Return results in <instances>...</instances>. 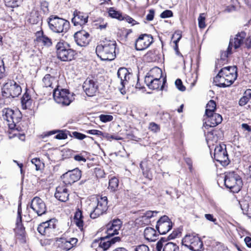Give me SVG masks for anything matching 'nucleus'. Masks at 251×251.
I'll list each match as a JSON object with an SVG mask.
<instances>
[{
  "label": "nucleus",
  "instance_id": "1",
  "mask_svg": "<svg viewBox=\"0 0 251 251\" xmlns=\"http://www.w3.org/2000/svg\"><path fill=\"white\" fill-rule=\"evenodd\" d=\"M116 46L115 41L105 39L100 44L97 46L96 52L102 60H112L116 56Z\"/></svg>",
  "mask_w": 251,
  "mask_h": 251
},
{
  "label": "nucleus",
  "instance_id": "2",
  "mask_svg": "<svg viewBox=\"0 0 251 251\" xmlns=\"http://www.w3.org/2000/svg\"><path fill=\"white\" fill-rule=\"evenodd\" d=\"M122 225V222L120 219H114L111 222L108 223L107 226L106 234L105 237L101 238L99 240H95L94 244L99 243V246L103 249L106 250L111 245L109 238L115 235L118 234L119 230L120 229Z\"/></svg>",
  "mask_w": 251,
  "mask_h": 251
},
{
  "label": "nucleus",
  "instance_id": "3",
  "mask_svg": "<svg viewBox=\"0 0 251 251\" xmlns=\"http://www.w3.org/2000/svg\"><path fill=\"white\" fill-rule=\"evenodd\" d=\"M106 197H101L93 201L89 205L90 209V217L96 219L105 213L108 209Z\"/></svg>",
  "mask_w": 251,
  "mask_h": 251
},
{
  "label": "nucleus",
  "instance_id": "4",
  "mask_svg": "<svg viewBox=\"0 0 251 251\" xmlns=\"http://www.w3.org/2000/svg\"><path fill=\"white\" fill-rule=\"evenodd\" d=\"M55 48L57 58L62 61H72L76 54L75 51L71 48L69 44L63 41L58 42Z\"/></svg>",
  "mask_w": 251,
  "mask_h": 251
},
{
  "label": "nucleus",
  "instance_id": "5",
  "mask_svg": "<svg viewBox=\"0 0 251 251\" xmlns=\"http://www.w3.org/2000/svg\"><path fill=\"white\" fill-rule=\"evenodd\" d=\"M48 22L50 28L56 33L66 32L70 27V23L68 21L56 15L50 16Z\"/></svg>",
  "mask_w": 251,
  "mask_h": 251
},
{
  "label": "nucleus",
  "instance_id": "6",
  "mask_svg": "<svg viewBox=\"0 0 251 251\" xmlns=\"http://www.w3.org/2000/svg\"><path fill=\"white\" fill-rule=\"evenodd\" d=\"M246 36V33L242 31L236 34L234 39L230 40L226 50L222 51L221 52L220 60L222 61V63L226 61L228 55L232 53V49L233 47L234 48V50H236L241 46Z\"/></svg>",
  "mask_w": 251,
  "mask_h": 251
},
{
  "label": "nucleus",
  "instance_id": "7",
  "mask_svg": "<svg viewBox=\"0 0 251 251\" xmlns=\"http://www.w3.org/2000/svg\"><path fill=\"white\" fill-rule=\"evenodd\" d=\"M225 185L233 193H238L242 187L241 177L234 172L227 173L225 176Z\"/></svg>",
  "mask_w": 251,
  "mask_h": 251
},
{
  "label": "nucleus",
  "instance_id": "8",
  "mask_svg": "<svg viewBox=\"0 0 251 251\" xmlns=\"http://www.w3.org/2000/svg\"><path fill=\"white\" fill-rule=\"evenodd\" d=\"M22 92L21 86L12 80H8L2 88V96L4 98L18 97Z\"/></svg>",
  "mask_w": 251,
  "mask_h": 251
},
{
  "label": "nucleus",
  "instance_id": "9",
  "mask_svg": "<svg viewBox=\"0 0 251 251\" xmlns=\"http://www.w3.org/2000/svg\"><path fill=\"white\" fill-rule=\"evenodd\" d=\"M40 234L47 237H52L57 235L56 220L50 219L40 224L37 228Z\"/></svg>",
  "mask_w": 251,
  "mask_h": 251
},
{
  "label": "nucleus",
  "instance_id": "10",
  "mask_svg": "<svg viewBox=\"0 0 251 251\" xmlns=\"http://www.w3.org/2000/svg\"><path fill=\"white\" fill-rule=\"evenodd\" d=\"M19 114V111L15 112L10 108H4L1 111V119L4 120V123L8 127L13 129L15 128L16 123L20 121V118L16 116Z\"/></svg>",
  "mask_w": 251,
  "mask_h": 251
},
{
  "label": "nucleus",
  "instance_id": "11",
  "mask_svg": "<svg viewBox=\"0 0 251 251\" xmlns=\"http://www.w3.org/2000/svg\"><path fill=\"white\" fill-rule=\"evenodd\" d=\"M182 245L192 251H200L203 247L201 239L193 235H186L182 240Z\"/></svg>",
  "mask_w": 251,
  "mask_h": 251
},
{
  "label": "nucleus",
  "instance_id": "12",
  "mask_svg": "<svg viewBox=\"0 0 251 251\" xmlns=\"http://www.w3.org/2000/svg\"><path fill=\"white\" fill-rule=\"evenodd\" d=\"M54 100L62 105H69L72 102V95L67 89H59L58 87L53 90Z\"/></svg>",
  "mask_w": 251,
  "mask_h": 251
},
{
  "label": "nucleus",
  "instance_id": "13",
  "mask_svg": "<svg viewBox=\"0 0 251 251\" xmlns=\"http://www.w3.org/2000/svg\"><path fill=\"white\" fill-rule=\"evenodd\" d=\"M214 159L223 165L227 164L228 161V155L226 145H219L214 149Z\"/></svg>",
  "mask_w": 251,
  "mask_h": 251
},
{
  "label": "nucleus",
  "instance_id": "14",
  "mask_svg": "<svg viewBox=\"0 0 251 251\" xmlns=\"http://www.w3.org/2000/svg\"><path fill=\"white\" fill-rule=\"evenodd\" d=\"M81 176V172L76 168L72 171H68L61 176L63 183L67 185H71L78 181Z\"/></svg>",
  "mask_w": 251,
  "mask_h": 251
},
{
  "label": "nucleus",
  "instance_id": "15",
  "mask_svg": "<svg viewBox=\"0 0 251 251\" xmlns=\"http://www.w3.org/2000/svg\"><path fill=\"white\" fill-rule=\"evenodd\" d=\"M30 207L38 216H41L47 212V206L44 201L39 197H35L31 201Z\"/></svg>",
  "mask_w": 251,
  "mask_h": 251
},
{
  "label": "nucleus",
  "instance_id": "16",
  "mask_svg": "<svg viewBox=\"0 0 251 251\" xmlns=\"http://www.w3.org/2000/svg\"><path fill=\"white\" fill-rule=\"evenodd\" d=\"M153 42V38L151 34L141 35L136 40L135 49L138 50H143L148 48Z\"/></svg>",
  "mask_w": 251,
  "mask_h": 251
},
{
  "label": "nucleus",
  "instance_id": "17",
  "mask_svg": "<svg viewBox=\"0 0 251 251\" xmlns=\"http://www.w3.org/2000/svg\"><path fill=\"white\" fill-rule=\"evenodd\" d=\"M156 229L160 234H165L172 227V223L167 216H162L157 221Z\"/></svg>",
  "mask_w": 251,
  "mask_h": 251
},
{
  "label": "nucleus",
  "instance_id": "18",
  "mask_svg": "<svg viewBox=\"0 0 251 251\" xmlns=\"http://www.w3.org/2000/svg\"><path fill=\"white\" fill-rule=\"evenodd\" d=\"M204 117L203 126L206 128H208V127L217 126L222 122L223 120L222 116L216 113L212 114H206Z\"/></svg>",
  "mask_w": 251,
  "mask_h": 251
},
{
  "label": "nucleus",
  "instance_id": "19",
  "mask_svg": "<svg viewBox=\"0 0 251 251\" xmlns=\"http://www.w3.org/2000/svg\"><path fill=\"white\" fill-rule=\"evenodd\" d=\"M74 37L76 44L80 47H86L90 41V34L83 30L75 32Z\"/></svg>",
  "mask_w": 251,
  "mask_h": 251
},
{
  "label": "nucleus",
  "instance_id": "20",
  "mask_svg": "<svg viewBox=\"0 0 251 251\" xmlns=\"http://www.w3.org/2000/svg\"><path fill=\"white\" fill-rule=\"evenodd\" d=\"M237 70L236 66H228L222 68L219 72L226 77V80L233 83L237 77Z\"/></svg>",
  "mask_w": 251,
  "mask_h": 251
},
{
  "label": "nucleus",
  "instance_id": "21",
  "mask_svg": "<svg viewBox=\"0 0 251 251\" xmlns=\"http://www.w3.org/2000/svg\"><path fill=\"white\" fill-rule=\"evenodd\" d=\"M89 15L87 13L75 10L74 12V17L72 20L75 25H83L88 22Z\"/></svg>",
  "mask_w": 251,
  "mask_h": 251
},
{
  "label": "nucleus",
  "instance_id": "22",
  "mask_svg": "<svg viewBox=\"0 0 251 251\" xmlns=\"http://www.w3.org/2000/svg\"><path fill=\"white\" fill-rule=\"evenodd\" d=\"M82 87L86 94L89 97L95 95L98 88L95 82L90 79H87L84 82Z\"/></svg>",
  "mask_w": 251,
  "mask_h": 251
},
{
  "label": "nucleus",
  "instance_id": "23",
  "mask_svg": "<svg viewBox=\"0 0 251 251\" xmlns=\"http://www.w3.org/2000/svg\"><path fill=\"white\" fill-rule=\"evenodd\" d=\"M165 241L161 239L157 242L156 245V249L157 251H161L163 249V251H179L178 246L173 242H168L165 244H163Z\"/></svg>",
  "mask_w": 251,
  "mask_h": 251
},
{
  "label": "nucleus",
  "instance_id": "24",
  "mask_svg": "<svg viewBox=\"0 0 251 251\" xmlns=\"http://www.w3.org/2000/svg\"><path fill=\"white\" fill-rule=\"evenodd\" d=\"M42 85L44 87L50 88L53 90L58 87L56 77L50 74H46L42 79Z\"/></svg>",
  "mask_w": 251,
  "mask_h": 251
},
{
  "label": "nucleus",
  "instance_id": "25",
  "mask_svg": "<svg viewBox=\"0 0 251 251\" xmlns=\"http://www.w3.org/2000/svg\"><path fill=\"white\" fill-rule=\"evenodd\" d=\"M69 196V194L66 185H60L56 187L54 196L59 201L65 202L68 200Z\"/></svg>",
  "mask_w": 251,
  "mask_h": 251
},
{
  "label": "nucleus",
  "instance_id": "26",
  "mask_svg": "<svg viewBox=\"0 0 251 251\" xmlns=\"http://www.w3.org/2000/svg\"><path fill=\"white\" fill-rule=\"evenodd\" d=\"M166 82L165 78L163 79V82L160 79H149V78H145V82L148 87L152 90H157L160 88L162 90L164 88V85Z\"/></svg>",
  "mask_w": 251,
  "mask_h": 251
},
{
  "label": "nucleus",
  "instance_id": "27",
  "mask_svg": "<svg viewBox=\"0 0 251 251\" xmlns=\"http://www.w3.org/2000/svg\"><path fill=\"white\" fill-rule=\"evenodd\" d=\"M22 208L21 205H19L18 208V216L16 221V227L15 228V232L17 235L24 237L25 230L22 223Z\"/></svg>",
  "mask_w": 251,
  "mask_h": 251
},
{
  "label": "nucleus",
  "instance_id": "28",
  "mask_svg": "<svg viewBox=\"0 0 251 251\" xmlns=\"http://www.w3.org/2000/svg\"><path fill=\"white\" fill-rule=\"evenodd\" d=\"M213 83L215 85L220 87H226L230 86L232 83L227 80L223 75L220 74L219 72L218 74L214 78Z\"/></svg>",
  "mask_w": 251,
  "mask_h": 251
},
{
  "label": "nucleus",
  "instance_id": "29",
  "mask_svg": "<svg viewBox=\"0 0 251 251\" xmlns=\"http://www.w3.org/2000/svg\"><path fill=\"white\" fill-rule=\"evenodd\" d=\"M117 75L120 79L121 84L124 87L129 79L131 74L126 68H120L118 71Z\"/></svg>",
  "mask_w": 251,
  "mask_h": 251
},
{
  "label": "nucleus",
  "instance_id": "30",
  "mask_svg": "<svg viewBox=\"0 0 251 251\" xmlns=\"http://www.w3.org/2000/svg\"><path fill=\"white\" fill-rule=\"evenodd\" d=\"M68 233V232H65L61 237L56 238V241L61 243V248L66 251H68L73 248L71 243L69 242L67 237Z\"/></svg>",
  "mask_w": 251,
  "mask_h": 251
},
{
  "label": "nucleus",
  "instance_id": "31",
  "mask_svg": "<svg viewBox=\"0 0 251 251\" xmlns=\"http://www.w3.org/2000/svg\"><path fill=\"white\" fill-rule=\"evenodd\" d=\"M162 70L158 67H154L151 69L147 74L145 78H149V79H160L162 77Z\"/></svg>",
  "mask_w": 251,
  "mask_h": 251
},
{
  "label": "nucleus",
  "instance_id": "32",
  "mask_svg": "<svg viewBox=\"0 0 251 251\" xmlns=\"http://www.w3.org/2000/svg\"><path fill=\"white\" fill-rule=\"evenodd\" d=\"M144 236L149 241H154L157 239L156 231L152 227H146L144 230Z\"/></svg>",
  "mask_w": 251,
  "mask_h": 251
},
{
  "label": "nucleus",
  "instance_id": "33",
  "mask_svg": "<svg viewBox=\"0 0 251 251\" xmlns=\"http://www.w3.org/2000/svg\"><path fill=\"white\" fill-rule=\"evenodd\" d=\"M83 217L82 211L78 209L75 213L74 216V222L80 230L82 229L83 226Z\"/></svg>",
  "mask_w": 251,
  "mask_h": 251
},
{
  "label": "nucleus",
  "instance_id": "34",
  "mask_svg": "<svg viewBox=\"0 0 251 251\" xmlns=\"http://www.w3.org/2000/svg\"><path fill=\"white\" fill-rule=\"evenodd\" d=\"M41 20V18L39 15V12L35 10H33L31 11L28 21L31 24H37Z\"/></svg>",
  "mask_w": 251,
  "mask_h": 251
},
{
  "label": "nucleus",
  "instance_id": "35",
  "mask_svg": "<svg viewBox=\"0 0 251 251\" xmlns=\"http://www.w3.org/2000/svg\"><path fill=\"white\" fill-rule=\"evenodd\" d=\"M32 100L30 96L26 92L24 94L21 99L23 108L26 109L31 105Z\"/></svg>",
  "mask_w": 251,
  "mask_h": 251
},
{
  "label": "nucleus",
  "instance_id": "36",
  "mask_svg": "<svg viewBox=\"0 0 251 251\" xmlns=\"http://www.w3.org/2000/svg\"><path fill=\"white\" fill-rule=\"evenodd\" d=\"M216 103L215 101L213 100H210L206 105L205 115L215 113L214 112L216 110Z\"/></svg>",
  "mask_w": 251,
  "mask_h": 251
},
{
  "label": "nucleus",
  "instance_id": "37",
  "mask_svg": "<svg viewBox=\"0 0 251 251\" xmlns=\"http://www.w3.org/2000/svg\"><path fill=\"white\" fill-rule=\"evenodd\" d=\"M109 15L113 18L118 19L119 20H124V18L122 14L118 11H116L113 7H111L108 10Z\"/></svg>",
  "mask_w": 251,
  "mask_h": 251
},
{
  "label": "nucleus",
  "instance_id": "38",
  "mask_svg": "<svg viewBox=\"0 0 251 251\" xmlns=\"http://www.w3.org/2000/svg\"><path fill=\"white\" fill-rule=\"evenodd\" d=\"M119 185V180L116 177H113L109 179L108 188L112 191L117 190Z\"/></svg>",
  "mask_w": 251,
  "mask_h": 251
},
{
  "label": "nucleus",
  "instance_id": "39",
  "mask_svg": "<svg viewBox=\"0 0 251 251\" xmlns=\"http://www.w3.org/2000/svg\"><path fill=\"white\" fill-rule=\"evenodd\" d=\"M38 40L39 42L42 43L43 45L49 47L52 44L51 39L44 35H42V36L39 37Z\"/></svg>",
  "mask_w": 251,
  "mask_h": 251
},
{
  "label": "nucleus",
  "instance_id": "40",
  "mask_svg": "<svg viewBox=\"0 0 251 251\" xmlns=\"http://www.w3.org/2000/svg\"><path fill=\"white\" fill-rule=\"evenodd\" d=\"M31 162L33 164L35 165L36 170L37 171L41 170L44 167V164L41 162L39 158H33Z\"/></svg>",
  "mask_w": 251,
  "mask_h": 251
},
{
  "label": "nucleus",
  "instance_id": "41",
  "mask_svg": "<svg viewBox=\"0 0 251 251\" xmlns=\"http://www.w3.org/2000/svg\"><path fill=\"white\" fill-rule=\"evenodd\" d=\"M236 3L232 4L231 5L226 6L225 9L224 10V12H231L236 10L237 8L239 6V2L238 1H236Z\"/></svg>",
  "mask_w": 251,
  "mask_h": 251
},
{
  "label": "nucleus",
  "instance_id": "42",
  "mask_svg": "<svg viewBox=\"0 0 251 251\" xmlns=\"http://www.w3.org/2000/svg\"><path fill=\"white\" fill-rule=\"evenodd\" d=\"M158 212H159L157 211H148L144 214V215L142 216V218L145 220L150 219L151 217H154Z\"/></svg>",
  "mask_w": 251,
  "mask_h": 251
},
{
  "label": "nucleus",
  "instance_id": "43",
  "mask_svg": "<svg viewBox=\"0 0 251 251\" xmlns=\"http://www.w3.org/2000/svg\"><path fill=\"white\" fill-rule=\"evenodd\" d=\"M133 251H150V250L148 246L142 244L133 247Z\"/></svg>",
  "mask_w": 251,
  "mask_h": 251
},
{
  "label": "nucleus",
  "instance_id": "44",
  "mask_svg": "<svg viewBox=\"0 0 251 251\" xmlns=\"http://www.w3.org/2000/svg\"><path fill=\"white\" fill-rule=\"evenodd\" d=\"M100 120L103 123L112 121L113 117L112 115L101 114L99 116Z\"/></svg>",
  "mask_w": 251,
  "mask_h": 251
},
{
  "label": "nucleus",
  "instance_id": "45",
  "mask_svg": "<svg viewBox=\"0 0 251 251\" xmlns=\"http://www.w3.org/2000/svg\"><path fill=\"white\" fill-rule=\"evenodd\" d=\"M204 14H201L198 18L199 26L201 28H203L205 27Z\"/></svg>",
  "mask_w": 251,
  "mask_h": 251
},
{
  "label": "nucleus",
  "instance_id": "46",
  "mask_svg": "<svg viewBox=\"0 0 251 251\" xmlns=\"http://www.w3.org/2000/svg\"><path fill=\"white\" fill-rule=\"evenodd\" d=\"M5 69L4 67V61L2 59L0 58V79L5 76Z\"/></svg>",
  "mask_w": 251,
  "mask_h": 251
},
{
  "label": "nucleus",
  "instance_id": "47",
  "mask_svg": "<svg viewBox=\"0 0 251 251\" xmlns=\"http://www.w3.org/2000/svg\"><path fill=\"white\" fill-rule=\"evenodd\" d=\"M149 128L154 132H157L160 130L159 126L154 122L150 124Z\"/></svg>",
  "mask_w": 251,
  "mask_h": 251
},
{
  "label": "nucleus",
  "instance_id": "48",
  "mask_svg": "<svg viewBox=\"0 0 251 251\" xmlns=\"http://www.w3.org/2000/svg\"><path fill=\"white\" fill-rule=\"evenodd\" d=\"M175 85L179 90L182 92L185 90V87L183 85L181 79H177L175 81Z\"/></svg>",
  "mask_w": 251,
  "mask_h": 251
},
{
  "label": "nucleus",
  "instance_id": "49",
  "mask_svg": "<svg viewBox=\"0 0 251 251\" xmlns=\"http://www.w3.org/2000/svg\"><path fill=\"white\" fill-rule=\"evenodd\" d=\"M71 136L79 140H82L86 137L85 135L76 131L73 132Z\"/></svg>",
  "mask_w": 251,
  "mask_h": 251
},
{
  "label": "nucleus",
  "instance_id": "50",
  "mask_svg": "<svg viewBox=\"0 0 251 251\" xmlns=\"http://www.w3.org/2000/svg\"><path fill=\"white\" fill-rule=\"evenodd\" d=\"M6 7L14 8L18 6L17 1H4Z\"/></svg>",
  "mask_w": 251,
  "mask_h": 251
},
{
  "label": "nucleus",
  "instance_id": "51",
  "mask_svg": "<svg viewBox=\"0 0 251 251\" xmlns=\"http://www.w3.org/2000/svg\"><path fill=\"white\" fill-rule=\"evenodd\" d=\"M173 12L172 11L169 10H166L163 11L161 14H160V17L161 18H167L171 17L173 16Z\"/></svg>",
  "mask_w": 251,
  "mask_h": 251
},
{
  "label": "nucleus",
  "instance_id": "52",
  "mask_svg": "<svg viewBox=\"0 0 251 251\" xmlns=\"http://www.w3.org/2000/svg\"><path fill=\"white\" fill-rule=\"evenodd\" d=\"M57 139H65L67 138V134L63 131H59V133L55 136Z\"/></svg>",
  "mask_w": 251,
  "mask_h": 251
},
{
  "label": "nucleus",
  "instance_id": "53",
  "mask_svg": "<svg viewBox=\"0 0 251 251\" xmlns=\"http://www.w3.org/2000/svg\"><path fill=\"white\" fill-rule=\"evenodd\" d=\"M125 21H126L129 24H131L132 25L138 24L135 20L132 19L131 17L129 16L126 15L125 16H123Z\"/></svg>",
  "mask_w": 251,
  "mask_h": 251
},
{
  "label": "nucleus",
  "instance_id": "54",
  "mask_svg": "<svg viewBox=\"0 0 251 251\" xmlns=\"http://www.w3.org/2000/svg\"><path fill=\"white\" fill-rule=\"evenodd\" d=\"M204 217L205 219L210 222L214 223L215 224H217L216 221L217 220L215 218L212 214H205L204 215Z\"/></svg>",
  "mask_w": 251,
  "mask_h": 251
},
{
  "label": "nucleus",
  "instance_id": "55",
  "mask_svg": "<svg viewBox=\"0 0 251 251\" xmlns=\"http://www.w3.org/2000/svg\"><path fill=\"white\" fill-rule=\"evenodd\" d=\"M86 132L90 134L96 135L99 136H101V135L102 134V132L101 131L96 129L89 130L87 131Z\"/></svg>",
  "mask_w": 251,
  "mask_h": 251
},
{
  "label": "nucleus",
  "instance_id": "56",
  "mask_svg": "<svg viewBox=\"0 0 251 251\" xmlns=\"http://www.w3.org/2000/svg\"><path fill=\"white\" fill-rule=\"evenodd\" d=\"M154 15V10L153 9H150L149 13L146 16V20L149 21H151L153 19Z\"/></svg>",
  "mask_w": 251,
  "mask_h": 251
},
{
  "label": "nucleus",
  "instance_id": "57",
  "mask_svg": "<svg viewBox=\"0 0 251 251\" xmlns=\"http://www.w3.org/2000/svg\"><path fill=\"white\" fill-rule=\"evenodd\" d=\"M248 98L246 97L244 95L240 99L239 101V104L241 106L245 105L249 101Z\"/></svg>",
  "mask_w": 251,
  "mask_h": 251
},
{
  "label": "nucleus",
  "instance_id": "58",
  "mask_svg": "<svg viewBox=\"0 0 251 251\" xmlns=\"http://www.w3.org/2000/svg\"><path fill=\"white\" fill-rule=\"evenodd\" d=\"M74 159L75 161H77L79 162H85L86 161V159L83 156H82L80 154L75 155L74 156Z\"/></svg>",
  "mask_w": 251,
  "mask_h": 251
},
{
  "label": "nucleus",
  "instance_id": "59",
  "mask_svg": "<svg viewBox=\"0 0 251 251\" xmlns=\"http://www.w3.org/2000/svg\"><path fill=\"white\" fill-rule=\"evenodd\" d=\"M241 128L244 131H247L248 132L251 131V127L247 124L243 123L241 125Z\"/></svg>",
  "mask_w": 251,
  "mask_h": 251
},
{
  "label": "nucleus",
  "instance_id": "60",
  "mask_svg": "<svg viewBox=\"0 0 251 251\" xmlns=\"http://www.w3.org/2000/svg\"><path fill=\"white\" fill-rule=\"evenodd\" d=\"M244 241L248 247L251 248V238L250 237H246Z\"/></svg>",
  "mask_w": 251,
  "mask_h": 251
},
{
  "label": "nucleus",
  "instance_id": "61",
  "mask_svg": "<svg viewBox=\"0 0 251 251\" xmlns=\"http://www.w3.org/2000/svg\"><path fill=\"white\" fill-rule=\"evenodd\" d=\"M111 245L115 244L116 242H119L121 240L120 237H115L111 239H109Z\"/></svg>",
  "mask_w": 251,
  "mask_h": 251
},
{
  "label": "nucleus",
  "instance_id": "62",
  "mask_svg": "<svg viewBox=\"0 0 251 251\" xmlns=\"http://www.w3.org/2000/svg\"><path fill=\"white\" fill-rule=\"evenodd\" d=\"M69 242L71 243L72 247H73L77 242V239L75 238H71L68 239Z\"/></svg>",
  "mask_w": 251,
  "mask_h": 251
},
{
  "label": "nucleus",
  "instance_id": "63",
  "mask_svg": "<svg viewBox=\"0 0 251 251\" xmlns=\"http://www.w3.org/2000/svg\"><path fill=\"white\" fill-rule=\"evenodd\" d=\"M244 96L248 98L249 100L251 98V89L246 90L244 93Z\"/></svg>",
  "mask_w": 251,
  "mask_h": 251
},
{
  "label": "nucleus",
  "instance_id": "64",
  "mask_svg": "<svg viewBox=\"0 0 251 251\" xmlns=\"http://www.w3.org/2000/svg\"><path fill=\"white\" fill-rule=\"evenodd\" d=\"M246 46L248 48H251V37H250L246 41Z\"/></svg>",
  "mask_w": 251,
  "mask_h": 251
}]
</instances>
